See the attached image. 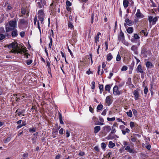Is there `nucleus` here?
I'll use <instances>...</instances> for the list:
<instances>
[{
    "label": "nucleus",
    "instance_id": "obj_9",
    "mask_svg": "<svg viewBox=\"0 0 159 159\" xmlns=\"http://www.w3.org/2000/svg\"><path fill=\"white\" fill-rule=\"evenodd\" d=\"M134 95L136 100H137L139 97V95L137 90H135L134 92Z\"/></svg>",
    "mask_w": 159,
    "mask_h": 159
},
{
    "label": "nucleus",
    "instance_id": "obj_47",
    "mask_svg": "<svg viewBox=\"0 0 159 159\" xmlns=\"http://www.w3.org/2000/svg\"><path fill=\"white\" fill-rule=\"evenodd\" d=\"M32 61L31 60H28L26 61V63L27 65H30L32 62Z\"/></svg>",
    "mask_w": 159,
    "mask_h": 159
},
{
    "label": "nucleus",
    "instance_id": "obj_53",
    "mask_svg": "<svg viewBox=\"0 0 159 159\" xmlns=\"http://www.w3.org/2000/svg\"><path fill=\"white\" fill-rule=\"evenodd\" d=\"M66 5L68 7L70 6L71 5V3L69 1L67 0L66 2Z\"/></svg>",
    "mask_w": 159,
    "mask_h": 159
},
{
    "label": "nucleus",
    "instance_id": "obj_55",
    "mask_svg": "<svg viewBox=\"0 0 159 159\" xmlns=\"http://www.w3.org/2000/svg\"><path fill=\"white\" fill-rule=\"evenodd\" d=\"M70 136V132L68 131V130H67L66 131V138H68Z\"/></svg>",
    "mask_w": 159,
    "mask_h": 159
},
{
    "label": "nucleus",
    "instance_id": "obj_8",
    "mask_svg": "<svg viewBox=\"0 0 159 159\" xmlns=\"http://www.w3.org/2000/svg\"><path fill=\"white\" fill-rule=\"evenodd\" d=\"M111 96H107L106 99V102L107 105L109 106L112 103V102L111 100Z\"/></svg>",
    "mask_w": 159,
    "mask_h": 159
},
{
    "label": "nucleus",
    "instance_id": "obj_41",
    "mask_svg": "<svg viewBox=\"0 0 159 159\" xmlns=\"http://www.w3.org/2000/svg\"><path fill=\"white\" fill-rule=\"evenodd\" d=\"M107 120L109 121H114L115 120V117H113L111 118L108 117L107 118Z\"/></svg>",
    "mask_w": 159,
    "mask_h": 159
},
{
    "label": "nucleus",
    "instance_id": "obj_20",
    "mask_svg": "<svg viewBox=\"0 0 159 159\" xmlns=\"http://www.w3.org/2000/svg\"><path fill=\"white\" fill-rule=\"evenodd\" d=\"M123 4L124 7L125 8H127L129 4V1L128 0H124L123 2Z\"/></svg>",
    "mask_w": 159,
    "mask_h": 159
},
{
    "label": "nucleus",
    "instance_id": "obj_23",
    "mask_svg": "<svg viewBox=\"0 0 159 159\" xmlns=\"http://www.w3.org/2000/svg\"><path fill=\"white\" fill-rule=\"evenodd\" d=\"M58 115H59V118L60 123L61 124H63L64 122L62 120V115H61V114L59 112Z\"/></svg>",
    "mask_w": 159,
    "mask_h": 159
},
{
    "label": "nucleus",
    "instance_id": "obj_33",
    "mask_svg": "<svg viewBox=\"0 0 159 159\" xmlns=\"http://www.w3.org/2000/svg\"><path fill=\"white\" fill-rule=\"evenodd\" d=\"M158 20V17L157 16L155 17L153 19L152 21V25H154L157 20Z\"/></svg>",
    "mask_w": 159,
    "mask_h": 159
},
{
    "label": "nucleus",
    "instance_id": "obj_49",
    "mask_svg": "<svg viewBox=\"0 0 159 159\" xmlns=\"http://www.w3.org/2000/svg\"><path fill=\"white\" fill-rule=\"evenodd\" d=\"M47 63V65L48 66V69H51L50 67V63L49 61H47L46 62Z\"/></svg>",
    "mask_w": 159,
    "mask_h": 159
},
{
    "label": "nucleus",
    "instance_id": "obj_34",
    "mask_svg": "<svg viewBox=\"0 0 159 159\" xmlns=\"http://www.w3.org/2000/svg\"><path fill=\"white\" fill-rule=\"evenodd\" d=\"M108 153L106 154V157H111V155L112 154V152H111V150H109L107 151Z\"/></svg>",
    "mask_w": 159,
    "mask_h": 159
},
{
    "label": "nucleus",
    "instance_id": "obj_17",
    "mask_svg": "<svg viewBox=\"0 0 159 159\" xmlns=\"http://www.w3.org/2000/svg\"><path fill=\"white\" fill-rule=\"evenodd\" d=\"M130 131L129 129L127 128H126L125 129H124L122 131V132L124 135H125L127 133L129 134Z\"/></svg>",
    "mask_w": 159,
    "mask_h": 159
},
{
    "label": "nucleus",
    "instance_id": "obj_46",
    "mask_svg": "<svg viewBox=\"0 0 159 159\" xmlns=\"http://www.w3.org/2000/svg\"><path fill=\"white\" fill-rule=\"evenodd\" d=\"M29 130L30 132H34L36 131V128H30L29 129Z\"/></svg>",
    "mask_w": 159,
    "mask_h": 159
},
{
    "label": "nucleus",
    "instance_id": "obj_31",
    "mask_svg": "<svg viewBox=\"0 0 159 159\" xmlns=\"http://www.w3.org/2000/svg\"><path fill=\"white\" fill-rule=\"evenodd\" d=\"M103 107V106L102 104L98 105L97 107V111H98L99 110H101Z\"/></svg>",
    "mask_w": 159,
    "mask_h": 159
},
{
    "label": "nucleus",
    "instance_id": "obj_29",
    "mask_svg": "<svg viewBox=\"0 0 159 159\" xmlns=\"http://www.w3.org/2000/svg\"><path fill=\"white\" fill-rule=\"evenodd\" d=\"M73 36H72V39L74 40H76V35L77 33L75 31H74L72 34Z\"/></svg>",
    "mask_w": 159,
    "mask_h": 159
},
{
    "label": "nucleus",
    "instance_id": "obj_48",
    "mask_svg": "<svg viewBox=\"0 0 159 159\" xmlns=\"http://www.w3.org/2000/svg\"><path fill=\"white\" fill-rule=\"evenodd\" d=\"M127 69V67L126 66H123L121 69V70L122 71H126Z\"/></svg>",
    "mask_w": 159,
    "mask_h": 159
},
{
    "label": "nucleus",
    "instance_id": "obj_1",
    "mask_svg": "<svg viewBox=\"0 0 159 159\" xmlns=\"http://www.w3.org/2000/svg\"><path fill=\"white\" fill-rule=\"evenodd\" d=\"M17 25V21L16 19L11 20L5 25L6 32H9L14 30L16 27Z\"/></svg>",
    "mask_w": 159,
    "mask_h": 159
},
{
    "label": "nucleus",
    "instance_id": "obj_2",
    "mask_svg": "<svg viewBox=\"0 0 159 159\" xmlns=\"http://www.w3.org/2000/svg\"><path fill=\"white\" fill-rule=\"evenodd\" d=\"M12 43V49L11 52L14 53H17V54L22 53V51L20 49V47L18 45L17 42H13Z\"/></svg>",
    "mask_w": 159,
    "mask_h": 159
},
{
    "label": "nucleus",
    "instance_id": "obj_60",
    "mask_svg": "<svg viewBox=\"0 0 159 159\" xmlns=\"http://www.w3.org/2000/svg\"><path fill=\"white\" fill-rule=\"evenodd\" d=\"M5 30L4 29L2 28H0V34H2L4 33Z\"/></svg>",
    "mask_w": 159,
    "mask_h": 159
},
{
    "label": "nucleus",
    "instance_id": "obj_54",
    "mask_svg": "<svg viewBox=\"0 0 159 159\" xmlns=\"http://www.w3.org/2000/svg\"><path fill=\"white\" fill-rule=\"evenodd\" d=\"M95 82L94 81H93L92 82V89H94L95 87Z\"/></svg>",
    "mask_w": 159,
    "mask_h": 159
},
{
    "label": "nucleus",
    "instance_id": "obj_62",
    "mask_svg": "<svg viewBox=\"0 0 159 159\" xmlns=\"http://www.w3.org/2000/svg\"><path fill=\"white\" fill-rule=\"evenodd\" d=\"M153 18L152 16H150L148 18V20L150 23L152 22Z\"/></svg>",
    "mask_w": 159,
    "mask_h": 159
},
{
    "label": "nucleus",
    "instance_id": "obj_4",
    "mask_svg": "<svg viewBox=\"0 0 159 159\" xmlns=\"http://www.w3.org/2000/svg\"><path fill=\"white\" fill-rule=\"evenodd\" d=\"M38 19L42 22V23L43 21L44 17V14L43 10H39L38 12Z\"/></svg>",
    "mask_w": 159,
    "mask_h": 159
},
{
    "label": "nucleus",
    "instance_id": "obj_28",
    "mask_svg": "<svg viewBox=\"0 0 159 159\" xmlns=\"http://www.w3.org/2000/svg\"><path fill=\"white\" fill-rule=\"evenodd\" d=\"M131 141L134 142H137V141L138 140L136 138L135 136H131Z\"/></svg>",
    "mask_w": 159,
    "mask_h": 159
},
{
    "label": "nucleus",
    "instance_id": "obj_38",
    "mask_svg": "<svg viewBox=\"0 0 159 159\" xmlns=\"http://www.w3.org/2000/svg\"><path fill=\"white\" fill-rule=\"evenodd\" d=\"M38 6L40 8H42L43 7V4H42L40 2H38L37 3Z\"/></svg>",
    "mask_w": 159,
    "mask_h": 159
},
{
    "label": "nucleus",
    "instance_id": "obj_12",
    "mask_svg": "<svg viewBox=\"0 0 159 159\" xmlns=\"http://www.w3.org/2000/svg\"><path fill=\"white\" fill-rule=\"evenodd\" d=\"M131 49L133 51L134 53L136 54H138V52L137 51L138 48L135 45H133L132 46Z\"/></svg>",
    "mask_w": 159,
    "mask_h": 159
},
{
    "label": "nucleus",
    "instance_id": "obj_16",
    "mask_svg": "<svg viewBox=\"0 0 159 159\" xmlns=\"http://www.w3.org/2000/svg\"><path fill=\"white\" fill-rule=\"evenodd\" d=\"M125 22L126 23L127 25L129 26L132 25L133 23V21L128 18L125 20Z\"/></svg>",
    "mask_w": 159,
    "mask_h": 159
},
{
    "label": "nucleus",
    "instance_id": "obj_32",
    "mask_svg": "<svg viewBox=\"0 0 159 159\" xmlns=\"http://www.w3.org/2000/svg\"><path fill=\"white\" fill-rule=\"evenodd\" d=\"M99 89H100V92L102 93L103 89V84H99Z\"/></svg>",
    "mask_w": 159,
    "mask_h": 159
},
{
    "label": "nucleus",
    "instance_id": "obj_36",
    "mask_svg": "<svg viewBox=\"0 0 159 159\" xmlns=\"http://www.w3.org/2000/svg\"><path fill=\"white\" fill-rule=\"evenodd\" d=\"M104 128L106 129V131L108 132H109L111 129V127L108 125L104 127Z\"/></svg>",
    "mask_w": 159,
    "mask_h": 159
},
{
    "label": "nucleus",
    "instance_id": "obj_15",
    "mask_svg": "<svg viewBox=\"0 0 159 159\" xmlns=\"http://www.w3.org/2000/svg\"><path fill=\"white\" fill-rule=\"evenodd\" d=\"M11 36L12 37H16L18 35L17 30L16 29L13 30L11 32Z\"/></svg>",
    "mask_w": 159,
    "mask_h": 159
},
{
    "label": "nucleus",
    "instance_id": "obj_30",
    "mask_svg": "<svg viewBox=\"0 0 159 159\" xmlns=\"http://www.w3.org/2000/svg\"><path fill=\"white\" fill-rule=\"evenodd\" d=\"M111 89V86L110 85L107 84L106 85L105 87V89L106 91H109Z\"/></svg>",
    "mask_w": 159,
    "mask_h": 159
},
{
    "label": "nucleus",
    "instance_id": "obj_26",
    "mask_svg": "<svg viewBox=\"0 0 159 159\" xmlns=\"http://www.w3.org/2000/svg\"><path fill=\"white\" fill-rule=\"evenodd\" d=\"M20 50H21V51H22V53H20L21 54H22L23 53H24V54L25 53H26V52L28 51L26 49V48L25 47L22 48H20Z\"/></svg>",
    "mask_w": 159,
    "mask_h": 159
},
{
    "label": "nucleus",
    "instance_id": "obj_27",
    "mask_svg": "<svg viewBox=\"0 0 159 159\" xmlns=\"http://www.w3.org/2000/svg\"><path fill=\"white\" fill-rule=\"evenodd\" d=\"M115 145V144L113 143L112 141H110L109 142L108 146L110 148H113Z\"/></svg>",
    "mask_w": 159,
    "mask_h": 159
},
{
    "label": "nucleus",
    "instance_id": "obj_18",
    "mask_svg": "<svg viewBox=\"0 0 159 159\" xmlns=\"http://www.w3.org/2000/svg\"><path fill=\"white\" fill-rule=\"evenodd\" d=\"M126 84L129 85H131L133 88L134 87V85H133L131 82V78H129L128 79V81L126 82Z\"/></svg>",
    "mask_w": 159,
    "mask_h": 159
},
{
    "label": "nucleus",
    "instance_id": "obj_64",
    "mask_svg": "<svg viewBox=\"0 0 159 159\" xmlns=\"http://www.w3.org/2000/svg\"><path fill=\"white\" fill-rule=\"evenodd\" d=\"M125 128V126L123 125H121L120 126V129L121 130V131L122 130H123Z\"/></svg>",
    "mask_w": 159,
    "mask_h": 159
},
{
    "label": "nucleus",
    "instance_id": "obj_37",
    "mask_svg": "<svg viewBox=\"0 0 159 159\" xmlns=\"http://www.w3.org/2000/svg\"><path fill=\"white\" fill-rule=\"evenodd\" d=\"M126 114H127L128 116L130 117H131L132 116V112L131 110H129V111L127 112H126Z\"/></svg>",
    "mask_w": 159,
    "mask_h": 159
},
{
    "label": "nucleus",
    "instance_id": "obj_45",
    "mask_svg": "<svg viewBox=\"0 0 159 159\" xmlns=\"http://www.w3.org/2000/svg\"><path fill=\"white\" fill-rule=\"evenodd\" d=\"M134 38L136 39H137L140 38V37L137 34H134Z\"/></svg>",
    "mask_w": 159,
    "mask_h": 159
},
{
    "label": "nucleus",
    "instance_id": "obj_51",
    "mask_svg": "<svg viewBox=\"0 0 159 159\" xmlns=\"http://www.w3.org/2000/svg\"><path fill=\"white\" fill-rule=\"evenodd\" d=\"M95 42L97 43V42H98L99 39V34H97L96 36L95 37Z\"/></svg>",
    "mask_w": 159,
    "mask_h": 159
},
{
    "label": "nucleus",
    "instance_id": "obj_56",
    "mask_svg": "<svg viewBox=\"0 0 159 159\" xmlns=\"http://www.w3.org/2000/svg\"><path fill=\"white\" fill-rule=\"evenodd\" d=\"M112 130L111 131V132L110 133H111V134H113L115 132H116V130L114 128L113 126L112 127Z\"/></svg>",
    "mask_w": 159,
    "mask_h": 159
},
{
    "label": "nucleus",
    "instance_id": "obj_25",
    "mask_svg": "<svg viewBox=\"0 0 159 159\" xmlns=\"http://www.w3.org/2000/svg\"><path fill=\"white\" fill-rule=\"evenodd\" d=\"M8 35V34H6L5 35H4L2 34H0V40L1 41L3 40L4 39H5L6 37V36H7Z\"/></svg>",
    "mask_w": 159,
    "mask_h": 159
},
{
    "label": "nucleus",
    "instance_id": "obj_13",
    "mask_svg": "<svg viewBox=\"0 0 159 159\" xmlns=\"http://www.w3.org/2000/svg\"><path fill=\"white\" fill-rule=\"evenodd\" d=\"M116 135L113 134H111L110 133L108 136L106 138V139L109 140L110 139H112L115 138V136Z\"/></svg>",
    "mask_w": 159,
    "mask_h": 159
},
{
    "label": "nucleus",
    "instance_id": "obj_19",
    "mask_svg": "<svg viewBox=\"0 0 159 159\" xmlns=\"http://www.w3.org/2000/svg\"><path fill=\"white\" fill-rule=\"evenodd\" d=\"M101 129V127L99 126H97L94 128V133L95 134L98 133Z\"/></svg>",
    "mask_w": 159,
    "mask_h": 159
},
{
    "label": "nucleus",
    "instance_id": "obj_21",
    "mask_svg": "<svg viewBox=\"0 0 159 159\" xmlns=\"http://www.w3.org/2000/svg\"><path fill=\"white\" fill-rule=\"evenodd\" d=\"M127 31L129 34H131L133 32V28L132 27H129L127 29Z\"/></svg>",
    "mask_w": 159,
    "mask_h": 159
},
{
    "label": "nucleus",
    "instance_id": "obj_57",
    "mask_svg": "<svg viewBox=\"0 0 159 159\" xmlns=\"http://www.w3.org/2000/svg\"><path fill=\"white\" fill-rule=\"evenodd\" d=\"M63 129L61 128L59 131V133L61 135L63 134Z\"/></svg>",
    "mask_w": 159,
    "mask_h": 159
},
{
    "label": "nucleus",
    "instance_id": "obj_39",
    "mask_svg": "<svg viewBox=\"0 0 159 159\" xmlns=\"http://www.w3.org/2000/svg\"><path fill=\"white\" fill-rule=\"evenodd\" d=\"M68 27L70 28V29H72L73 28L74 26L73 25L72 23L69 22L68 23Z\"/></svg>",
    "mask_w": 159,
    "mask_h": 159
},
{
    "label": "nucleus",
    "instance_id": "obj_42",
    "mask_svg": "<svg viewBox=\"0 0 159 159\" xmlns=\"http://www.w3.org/2000/svg\"><path fill=\"white\" fill-rule=\"evenodd\" d=\"M121 59V57L119 54H117L116 57V60L117 61H120Z\"/></svg>",
    "mask_w": 159,
    "mask_h": 159
},
{
    "label": "nucleus",
    "instance_id": "obj_40",
    "mask_svg": "<svg viewBox=\"0 0 159 159\" xmlns=\"http://www.w3.org/2000/svg\"><path fill=\"white\" fill-rule=\"evenodd\" d=\"M127 151L130 153H136V151L130 148L129 150Z\"/></svg>",
    "mask_w": 159,
    "mask_h": 159
},
{
    "label": "nucleus",
    "instance_id": "obj_10",
    "mask_svg": "<svg viewBox=\"0 0 159 159\" xmlns=\"http://www.w3.org/2000/svg\"><path fill=\"white\" fill-rule=\"evenodd\" d=\"M140 126L136 124L132 130L135 132L139 133L140 130Z\"/></svg>",
    "mask_w": 159,
    "mask_h": 159
},
{
    "label": "nucleus",
    "instance_id": "obj_43",
    "mask_svg": "<svg viewBox=\"0 0 159 159\" xmlns=\"http://www.w3.org/2000/svg\"><path fill=\"white\" fill-rule=\"evenodd\" d=\"M101 146L103 149H105L106 145L105 143H102L101 144Z\"/></svg>",
    "mask_w": 159,
    "mask_h": 159
},
{
    "label": "nucleus",
    "instance_id": "obj_5",
    "mask_svg": "<svg viewBox=\"0 0 159 159\" xmlns=\"http://www.w3.org/2000/svg\"><path fill=\"white\" fill-rule=\"evenodd\" d=\"M113 91V94L114 95H119L120 94V92L118 90V87L117 86H115L114 87Z\"/></svg>",
    "mask_w": 159,
    "mask_h": 159
},
{
    "label": "nucleus",
    "instance_id": "obj_6",
    "mask_svg": "<svg viewBox=\"0 0 159 159\" xmlns=\"http://www.w3.org/2000/svg\"><path fill=\"white\" fill-rule=\"evenodd\" d=\"M135 16L138 18H142L144 17V16L140 12V10L139 9L137 10Z\"/></svg>",
    "mask_w": 159,
    "mask_h": 159
},
{
    "label": "nucleus",
    "instance_id": "obj_50",
    "mask_svg": "<svg viewBox=\"0 0 159 159\" xmlns=\"http://www.w3.org/2000/svg\"><path fill=\"white\" fill-rule=\"evenodd\" d=\"M132 111L134 115V116H136L137 113V110L135 109H133Z\"/></svg>",
    "mask_w": 159,
    "mask_h": 159
},
{
    "label": "nucleus",
    "instance_id": "obj_61",
    "mask_svg": "<svg viewBox=\"0 0 159 159\" xmlns=\"http://www.w3.org/2000/svg\"><path fill=\"white\" fill-rule=\"evenodd\" d=\"M25 32L24 31H22L20 33V35L21 37H23L25 36Z\"/></svg>",
    "mask_w": 159,
    "mask_h": 159
},
{
    "label": "nucleus",
    "instance_id": "obj_44",
    "mask_svg": "<svg viewBox=\"0 0 159 159\" xmlns=\"http://www.w3.org/2000/svg\"><path fill=\"white\" fill-rule=\"evenodd\" d=\"M11 139V138L10 137H7L6 139H5L4 142L5 143H6L7 142H9Z\"/></svg>",
    "mask_w": 159,
    "mask_h": 159
},
{
    "label": "nucleus",
    "instance_id": "obj_63",
    "mask_svg": "<svg viewBox=\"0 0 159 159\" xmlns=\"http://www.w3.org/2000/svg\"><path fill=\"white\" fill-rule=\"evenodd\" d=\"M24 125H25V124H21V125H18V126H17L16 129H18L19 128H21L23 126H24Z\"/></svg>",
    "mask_w": 159,
    "mask_h": 159
},
{
    "label": "nucleus",
    "instance_id": "obj_14",
    "mask_svg": "<svg viewBox=\"0 0 159 159\" xmlns=\"http://www.w3.org/2000/svg\"><path fill=\"white\" fill-rule=\"evenodd\" d=\"M118 38L120 40H122L124 39V35L122 31H121L120 32V34L118 36Z\"/></svg>",
    "mask_w": 159,
    "mask_h": 159
},
{
    "label": "nucleus",
    "instance_id": "obj_59",
    "mask_svg": "<svg viewBox=\"0 0 159 159\" xmlns=\"http://www.w3.org/2000/svg\"><path fill=\"white\" fill-rule=\"evenodd\" d=\"M148 92V88L147 87H145L144 89V93L146 94H147Z\"/></svg>",
    "mask_w": 159,
    "mask_h": 159
},
{
    "label": "nucleus",
    "instance_id": "obj_24",
    "mask_svg": "<svg viewBox=\"0 0 159 159\" xmlns=\"http://www.w3.org/2000/svg\"><path fill=\"white\" fill-rule=\"evenodd\" d=\"M111 53H109L107 55V60L108 61H110L112 58Z\"/></svg>",
    "mask_w": 159,
    "mask_h": 159
},
{
    "label": "nucleus",
    "instance_id": "obj_7",
    "mask_svg": "<svg viewBox=\"0 0 159 159\" xmlns=\"http://www.w3.org/2000/svg\"><path fill=\"white\" fill-rule=\"evenodd\" d=\"M136 71L137 73H140L141 74H143L144 72L142 69V65L141 64L139 65L136 68Z\"/></svg>",
    "mask_w": 159,
    "mask_h": 159
},
{
    "label": "nucleus",
    "instance_id": "obj_58",
    "mask_svg": "<svg viewBox=\"0 0 159 159\" xmlns=\"http://www.w3.org/2000/svg\"><path fill=\"white\" fill-rule=\"evenodd\" d=\"M42 4H43L44 5H46V0H40Z\"/></svg>",
    "mask_w": 159,
    "mask_h": 159
},
{
    "label": "nucleus",
    "instance_id": "obj_11",
    "mask_svg": "<svg viewBox=\"0 0 159 159\" xmlns=\"http://www.w3.org/2000/svg\"><path fill=\"white\" fill-rule=\"evenodd\" d=\"M145 64L147 68H152L153 67V66L151 62L148 61L145 62Z\"/></svg>",
    "mask_w": 159,
    "mask_h": 159
},
{
    "label": "nucleus",
    "instance_id": "obj_3",
    "mask_svg": "<svg viewBox=\"0 0 159 159\" xmlns=\"http://www.w3.org/2000/svg\"><path fill=\"white\" fill-rule=\"evenodd\" d=\"M28 25V21L24 19H20L18 23V27L19 28H21L23 27H26Z\"/></svg>",
    "mask_w": 159,
    "mask_h": 159
},
{
    "label": "nucleus",
    "instance_id": "obj_22",
    "mask_svg": "<svg viewBox=\"0 0 159 159\" xmlns=\"http://www.w3.org/2000/svg\"><path fill=\"white\" fill-rule=\"evenodd\" d=\"M136 125V124L134 123V122L132 121L130 122L129 123L130 127L132 129H133V128H134V127H135Z\"/></svg>",
    "mask_w": 159,
    "mask_h": 159
},
{
    "label": "nucleus",
    "instance_id": "obj_52",
    "mask_svg": "<svg viewBox=\"0 0 159 159\" xmlns=\"http://www.w3.org/2000/svg\"><path fill=\"white\" fill-rule=\"evenodd\" d=\"M49 38L50 39V43L49 44V47L50 48H51V45H52V38L51 37H49Z\"/></svg>",
    "mask_w": 159,
    "mask_h": 159
},
{
    "label": "nucleus",
    "instance_id": "obj_35",
    "mask_svg": "<svg viewBox=\"0 0 159 159\" xmlns=\"http://www.w3.org/2000/svg\"><path fill=\"white\" fill-rule=\"evenodd\" d=\"M134 61H132L131 64L129 66V69L130 70H132L133 69V67L134 66Z\"/></svg>",
    "mask_w": 159,
    "mask_h": 159
}]
</instances>
